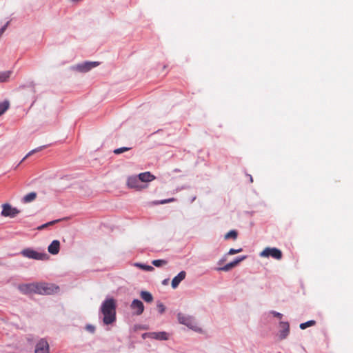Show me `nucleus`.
<instances>
[{"label":"nucleus","mask_w":353,"mask_h":353,"mask_svg":"<svg viewBox=\"0 0 353 353\" xmlns=\"http://www.w3.org/2000/svg\"><path fill=\"white\" fill-rule=\"evenodd\" d=\"M19 212L16 208H13L9 204H4L3 205V210L1 214L3 216L14 217Z\"/></svg>","instance_id":"9b49d317"},{"label":"nucleus","mask_w":353,"mask_h":353,"mask_svg":"<svg viewBox=\"0 0 353 353\" xmlns=\"http://www.w3.org/2000/svg\"><path fill=\"white\" fill-rule=\"evenodd\" d=\"M178 321L181 324H183L190 328L196 330L197 326L194 319L190 316H185L182 313H179L177 315Z\"/></svg>","instance_id":"423d86ee"},{"label":"nucleus","mask_w":353,"mask_h":353,"mask_svg":"<svg viewBox=\"0 0 353 353\" xmlns=\"http://www.w3.org/2000/svg\"><path fill=\"white\" fill-rule=\"evenodd\" d=\"M166 282H167V280H165V281H163V284H165V283H166Z\"/></svg>","instance_id":"f704fd0d"},{"label":"nucleus","mask_w":353,"mask_h":353,"mask_svg":"<svg viewBox=\"0 0 353 353\" xmlns=\"http://www.w3.org/2000/svg\"><path fill=\"white\" fill-rule=\"evenodd\" d=\"M245 259H246L245 256L236 259L234 261H232V262L226 264L225 265H224L222 268H218L217 270L224 271V272L229 271L231 269H232L233 268H234L235 266H236L241 261H243Z\"/></svg>","instance_id":"f8f14e48"},{"label":"nucleus","mask_w":353,"mask_h":353,"mask_svg":"<svg viewBox=\"0 0 353 353\" xmlns=\"http://www.w3.org/2000/svg\"><path fill=\"white\" fill-rule=\"evenodd\" d=\"M250 180L251 182L253 181L252 177L251 176H250Z\"/></svg>","instance_id":"72a5a7b5"},{"label":"nucleus","mask_w":353,"mask_h":353,"mask_svg":"<svg viewBox=\"0 0 353 353\" xmlns=\"http://www.w3.org/2000/svg\"><path fill=\"white\" fill-rule=\"evenodd\" d=\"M60 249V242L58 240H54L48 248V251L52 254H57Z\"/></svg>","instance_id":"2eb2a0df"},{"label":"nucleus","mask_w":353,"mask_h":353,"mask_svg":"<svg viewBox=\"0 0 353 353\" xmlns=\"http://www.w3.org/2000/svg\"><path fill=\"white\" fill-rule=\"evenodd\" d=\"M21 254L24 257L32 259L35 260H46L48 259V255L46 253H40L32 249L27 248L21 251Z\"/></svg>","instance_id":"20e7f679"},{"label":"nucleus","mask_w":353,"mask_h":353,"mask_svg":"<svg viewBox=\"0 0 353 353\" xmlns=\"http://www.w3.org/2000/svg\"><path fill=\"white\" fill-rule=\"evenodd\" d=\"M281 331H280V338L281 339H284L287 337L290 332V325L287 322H281L280 323Z\"/></svg>","instance_id":"dca6fc26"},{"label":"nucleus","mask_w":353,"mask_h":353,"mask_svg":"<svg viewBox=\"0 0 353 353\" xmlns=\"http://www.w3.org/2000/svg\"><path fill=\"white\" fill-rule=\"evenodd\" d=\"M60 221V219H57V220H54V221H50L47 223H45V224H43L41 225V226L38 227V230H43L46 228H47L48 225H54V223L59 222Z\"/></svg>","instance_id":"a878e982"},{"label":"nucleus","mask_w":353,"mask_h":353,"mask_svg":"<svg viewBox=\"0 0 353 353\" xmlns=\"http://www.w3.org/2000/svg\"><path fill=\"white\" fill-rule=\"evenodd\" d=\"M175 201V199L174 198H170V199H164V200H161L159 202H157V203H159V204H165V203H170V202H173Z\"/></svg>","instance_id":"c85d7f7f"},{"label":"nucleus","mask_w":353,"mask_h":353,"mask_svg":"<svg viewBox=\"0 0 353 353\" xmlns=\"http://www.w3.org/2000/svg\"><path fill=\"white\" fill-rule=\"evenodd\" d=\"M140 296L147 303H151L153 301V296L152 294L148 291H141L140 293Z\"/></svg>","instance_id":"6ab92c4d"},{"label":"nucleus","mask_w":353,"mask_h":353,"mask_svg":"<svg viewBox=\"0 0 353 353\" xmlns=\"http://www.w3.org/2000/svg\"><path fill=\"white\" fill-rule=\"evenodd\" d=\"M242 251V249L241 248H239V249H234V248H231L229 252H228V254L230 255H233V254H237V253H239Z\"/></svg>","instance_id":"cd10ccee"},{"label":"nucleus","mask_w":353,"mask_h":353,"mask_svg":"<svg viewBox=\"0 0 353 353\" xmlns=\"http://www.w3.org/2000/svg\"><path fill=\"white\" fill-rule=\"evenodd\" d=\"M127 185L136 190H141L147 188V185L142 184L138 176H129L127 180Z\"/></svg>","instance_id":"39448f33"},{"label":"nucleus","mask_w":353,"mask_h":353,"mask_svg":"<svg viewBox=\"0 0 353 353\" xmlns=\"http://www.w3.org/2000/svg\"><path fill=\"white\" fill-rule=\"evenodd\" d=\"M11 71L0 72V83L6 82L11 75Z\"/></svg>","instance_id":"aec40b11"},{"label":"nucleus","mask_w":353,"mask_h":353,"mask_svg":"<svg viewBox=\"0 0 353 353\" xmlns=\"http://www.w3.org/2000/svg\"><path fill=\"white\" fill-rule=\"evenodd\" d=\"M2 265V263L0 261V265Z\"/></svg>","instance_id":"c9c22d12"},{"label":"nucleus","mask_w":353,"mask_h":353,"mask_svg":"<svg viewBox=\"0 0 353 353\" xmlns=\"http://www.w3.org/2000/svg\"><path fill=\"white\" fill-rule=\"evenodd\" d=\"M45 146H41V147H39L37 148H35L34 150H32L31 151H30L26 155V157L22 159L21 162L23 161L26 158H28V157L31 156L32 154H34L35 152H39L41 151L43 148H44Z\"/></svg>","instance_id":"393cba45"},{"label":"nucleus","mask_w":353,"mask_h":353,"mask_svg":"<svg viewBox=\"0 0 353 353\" xmlns=\"http://www.w3.org/2000/svg\"><path fill=\"white\" fill-rule=\"evenodd\" d=\"M148 336L150 338L157 339V340H168V334L165 332H149L144 333L143 334V338L145 339V336Z\"/></svg>","instance_id":"9d476101"},{"label":"nucleus","mask_w":353,"mask_h":353,"mask_svg":"<svg viewBox=\"0 0 353 353\" xmlns=\"http://www.w3.org/2000/svg\"><path fill=\"white\" fill-rule=\"evenodd\" d=\"M168 263L167 261L163 259L153 260L152 264L156 267H161Z\"/></svg>","instance_id":"4be33fe9"},{"label":"nucleus","mask_w":353,"mask_h":353,"mask_svg":"<svg viewBox=\"0 0 353 353\" xmlns=\"http://www.w3.org/2000/svg\"><path fill=\"white\" fill-rule=\"evenodd\" d=\"M261 257H272L276 260H281L283 256L282 252L276 248H265L261 253Z\"/></svg>","instance_id":"7ed1b4c3"},{"label":"nucleus","mask_w":353,"mask_h":353,"mask_svg":"<svg viewBox=\"0 0 353 353\" xmlns=\"http://www.w3.org/2000/svg\"><path fill=\"white\" fill-rule=\"evenodd\" d=\"M99 65V62L97 61H89L85 62L81 64H79L76 66V69L81 72H86L90 70L92 68L97 67Z\"/></svg>","instance_id":"1a4fd4ad"},{"label":"nucleus","mask_w":353,"mask_h":353,"mask_svg":"<svg viewBox=\"0 0 353 353\" xmlns=\"http://www.w3.org/2000/svg\"><path fill=\"white\" fill-rule=\"evenodd\" d=\"M86 330L91 333H93L95 330V327L92 325H88L86 326Z\"/></svg>","instance_id":"2f4dec72"},{"label":"nucleus","mask_w":353,"mask_h":353,"mask_svg":"<svg viewBox=\"0 0 353 353\" xmlns=\"http://www.w3.org/2000/svg\"><path fill=\"white\" fill-rule=\"evenodd\" d=\"M59 287L45 283H34V293L42 295L52 294L57 292Z\"/></svg>","instance_id":"f03ea898"},{"label":"nucleus","mask_w":353,"mask_h":353,"mask_svg":"<svg viewBox=\"0 0 353 353\" xmlns=\"http://www.w3.org/2000/svg\"><path fill=\"white\" fill-rule=\"evenodd\" d=\"M157 307L159 309V311L161 314L165 312V307L163 303H159L157 305Z\"/></svg>","instance_id":"7c9ffc66"},{"label":"nucleus","mask_w":353,"mask_h":353,"mask_svg":"<svg viewBox=\"0 0 353 353\" xmlns=\"http://www.w3.org/2000/svg\"><path fill=\"white\" fill-rule=\"evenodd\" d=\"M141 182H150L155 179V176L152 175L150 172H145L141 173L138 175Z\"/></svg>","instance_id":"f3484780"},{"label":"nucleus","mask_w":353,"mask_h":353,"mask_svg":"<svg viewBox=\"0 0 353 353\" xmlns=\"http://www.w3.org/2000/svg\"><path fill=\"white\" fill-rule=\"evenodd\" d=\"M236 237H237V232L235 230H231L225 235V239H229L230 238H232L233 239H236Z\"/></svg>","instance_id":"b1692460"},{"label":"nucleus","mask_w":353,"mask_h":353,"mask_svg":"<svg viewBox=\"0 0 353 353\" xmlns=\"http://www.w3.org/2000/svg\"><path fill=\"white\" fill-rule=\"evenodd\" d=\"M316 324V321L314 320L308 321L305 323H303L300 324V328L301 330H305L308 327L313 326Z\"/></svg>","instance_id":"412c9836"},{"label":"nucleus","mask_w":353,"mask_h":353,"mask_svg":"<svg viewBox=\"0 0 353 353\" xmlns=\"http://www.w3.org/2000/svg\"><path fill=\"white\" fill-rule=\"evenodd\" d=\"M186 272L185 271L180 272L172 281V287L174 289L177 288L179 284L185 278Z\"/></svg>","instance_id":"4468645a"},{"label":"nucleus","mask_w":353,"mask_h":353,"mask_svg":"<svg viewBox=\"0 0 353 353\" xmlns=\"http://www.w3.org/2000/svg\"><path fill=\"white\" fill-rule=\"evenodd\" d=\"M19 290L23 294H30L34 293V283L21 284L18 286Z\"/></svg>","instance_id":"ddd939ff"},{"label":"nucleus","mask_w":353,"mask_h":353,"mask_svg":"<svg viewBox=\"0 0 353 353\" xmlns=\"http://www.w3.org/2000/svg\"><path fill=\"white\" fill-rule=\"evenodd\" d=\"M37 194L34 192H30L25 195L22 199V202L24 203H28L32 202L36 199Z\"/></svg>","instance_id":"a211bd4d"},{"label":"nucleus","mask_w":353,"mask_h":353,"mask_svg":"<svg viewBox=\"0 0 353 353\" xmlns=\"http://www.w3.org/2000/svg\"><path fill=\"white\" fill-rule=\"evenodd\" d=\"M130 308L135 315H141L144 310L143 303L138 299H134L130 305Z\"/></svg>","instance_id":"0eeeda50"},{"label":"nucleus","mask_w":353,"mask_h":353,"mask_svg":"<svg viewBox=\"0 0 353 353\" xmlns=\"http://www.w3.org/2000/svg\"><path fill=\"white\" fill-rule=\"evenodd\" d=\"M101 312L103 315V322L109 325L116 321V302L112 298L105 300L101 307Z\"/></svg>","instance_id":"f257e3e1"},{"label":"nucleus","mask_w":353,"mask_h":353,"mask_svg":"<svg viewBox=\"0 0 353 353\" xmlns=\"http://www.w3.org/2000/svg\"><path fill=\"white\" fill-rule=\"evenodd\" d=\"M34 353H49V344L46 339H41L37 342Z\"/></svg>","instance_id":"6e6552de"},{"label":"nucleus","mask_w":353,"mask_h":353,"mask_svg":"<svg viewBox=\"0 0 353 353\" xmlns=\"http://www.w3.org/2000/svg\"><path fill=\"white\" fill-rule=\"evenodd\" d=\"M272 314L274 316L279 318V319H281L283 316L282 314L277 312H272Z\"/></svg>","instance_id":"473e14b6"},{"label":"nucleus","mask_w":353,"mask_h":353,"mask_svg":"<svg viewBox=\"0 0 353 353\" xmlns=\"http://www.w3.org/2000/svg\"><path fill=\"white\" fill-rule=\"evenodd\" d=\"M9 108V103L4 101L0 103V116L3 114Z\"/></svg>","instance_id":"5701e85b"},{"label":"nucleus","mask_w":353,"mask_h":353,"mask_svg":"<svg viewBox=\"0 0 353 353\" xmlns=\"http://www.w3.org/2000/svg\"><path fill=\"white\" fill-rule=\"evenodd\" d=\"M139 266L145 270H148V271H151V270H154V268L152 267V266H150V265H139Z\"/></svg>","instance_id":"c756f323"},{"label":"nucleus","mask_w":353,"mask_h":353,"mask_svg":"<svg viewBox=\"0 0 353 353\" xmlns=\"http://www.w3.org/2000/svg\"><path fill=\"white\" fill-rule=\"evenodd\" d=\"M129 150H130V148L123 147V148L115 149L114 150V153L115 154H120L124 152L128 151Z\"/></svg>","instance_id":"bb28decb"}]
</instances>
